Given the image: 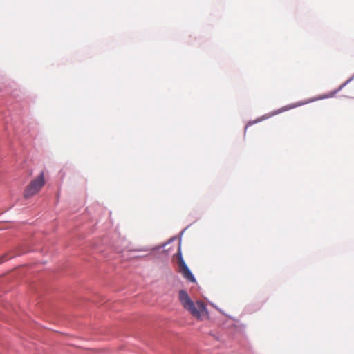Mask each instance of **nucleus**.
<instances>
[{"label":"nucleus","mask_w":354,"mask_h":354,"mask_svg":"<svg viewBox=\"0 0 354 354\" xmlns=\"http://www.w3.org/2000/svg\"><path fill=\"white\" fill-rule=\"evenodd\" d=\"M5 257H2L1 259H0V263H3L4 261Z\"/></svg>","instance_id":"39448f33"},{"label":"nucleus","mask_w":354,"mask_h":354,"mask_svg":"<svg viewBox=\"0 0 354 354\" xmlns=\"http://www.w3.org/2000/svg\"><path fill=\"white\" fill-rule=\"evenodd\" d=\"M337 93V91H335L333 94L329 95H326V96H324V97H317V98H315V99H310V100H306V101H300V102H296V103H293V104L286 105V106L279 109L278 110H277L274 112V115L275 114H279V113H281L282 112H284V111H288V110L297 108L298 106H303V105L306 104L308 103L313 102H314L315 100H322V99H324V98H326V97H333V95L335 93Z\"/></svg>","instance_id":"20e7f679"},{"label":"nucleus","mask_w":354,"mask_h":354,"mask_svg":"<svg viewBox=\"0 0 354 354\" xmlns=\"http://www.w3.org/2000/svg\"><path fill=\"white\" fill-rule=\"evenodd\" d=\"M178 260V272L182 276L188 281L192 283H196V279L192 274L188 266L186 265L182 255L180 248H178V252L176 254Z\"/></svg>","instance_id":"7ed1b4c3"},{"label":"nucleus","mask_w":354,"mask_h":354,"mask_svg":"<svg viewBox=\"0 0 354 354\" xmlns=\"http://www.w3.org/2000/svg\"><path fill=\"white\" fill-rule=\"evenodd\" d=\"M178 298L183 308L196 319H201L202 316L205 314L206 308L204 303L201 301H197L194 303L185 290H180L179 291Z\"/></svg>","instance_id":"f257e3e1"},{"label":"nucleus","mask_w":354,"mask_h":354,"mask_svg":"<svg viewBox=\"0 0 354 354\" xmlns=\"http://www.w3.org/2000/svg\"><path fill=\"white\" fill-rule=\"evenodd\" d=\"M45 184L44 174L41 172L39 176L32 180L26 187L24 193L25 198H29L38 193Z\"/></svg>","instance_id":"f03ea898"}]
</instances>
